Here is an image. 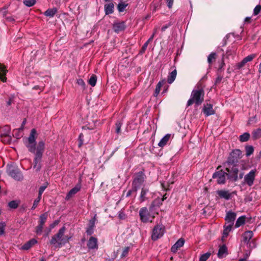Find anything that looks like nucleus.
<instances>
[{
    "label": "nucleus",
    "instance_id": "42",
    "mask_svg": "<svg viewBox=\"0 0 261 261\" xmlns=\"http://www.w3.org/2000/svg\"><path fill=\"white\" fill-rule=\"evenodd\" d=\"M129 250V247H125L124 248V249L123 250V251H122V254L121 255V258H124V257H126L128 255Z\"/></svg>",
    "mask_w": 261,
    "mask_h": 261
},
{
    "label": "nucleus",
    "instance_id": "47",
    "mask_svg": "<svg viewBox=\"0 0 261 261\" xmlns=\"http://www.w3.org/2000/svg\"><path fill=\"white\" fill-rule=\"evenodd\" d=\"M18 205V203L15 201H12L9 203V207L12 208H17Z\"/></svg>",
    "mask_w": 261,
    "mask_h": 261
},
{
    "label": "nucleus",
    "instance_id": "23",
    "mask_svg": "<svg viewBox=\"0 0 261 261\" xmlns=\"http://www.w3.org/2000/svg\"><path fill=\"white\" fill-rule=\"evenodd\" d=\"M114 5L113 4H108L105 5V11L107 15L110 14L114 12Z\"/></svg>",
    "mask_w": 261,
    "mask_h": 261
},
{
    "label": "nucleus",
    "instance_id": "10",
    "mask_svg": "<svg viewBox=\"0 0 261 261\" xmlns=\"http://www.w3.org/2000/svg\"><path fill=\"white\" fill-rule=\"evenodd\" d=\"M217 193L220 198H224L225 200H229L232 198V195L235 193H231L228 190H221L217 191Z\"/></svg>",
    "mask_w": 261,
    "mask_h": 261
},
{
    "label": "nucleus",
    "instance_id": "4",
    "mask_svg": "<svg viewBox=\"0 0 261 261\" xmlns=\"http://www.w3.org/2000/svg\"><path fill=\"white\" fill-rule=\"evenodd\" d=\"M204 92L202 89L193 90L192 92L191 98L187 102L188 106L193 103L196 105H200L203 100Z\"/></svg>",
    "mask_w": 261,
    "mask_h": 261
},
{
    "label": "nucleus",
    "instance_id": "40",
    "mask_svg": "<svg viewBox=\"0 0 261 261\" xmlns=\"http://www.w3.org/2000/svg\"><path fill=\"white\" fill-rule=\"evenodd\" d=\"M6 226L5 222H0V235H3L5 233V229Z\"/></svg>",
    "mask_w": 261,
    "mask_h": 261
},
{
    "label": "nucleus",
    "instance_id": "24",
    "mask_svg": "<svg viewBox=\"0 0 261 261\" xmlns=\"http://www.w3.org/2000/svg\"><path fill=\"white\" fill-rule=\"evenodd\" d=\"M166 83V80H163L161 81H160L156 86V88H155V91H154V96H157L158 95V94H159L160 91H161V87Z\"/></svg>",
    "mask_w": 261,
    "mask_h": 261
},
{
    "label": "nucleus",
    "instance_id": "1",
    "mask_svg": "<svg viewBox=\"0 0 261 261\" xmlns=\"http://www.w3.org/2000/svg\"><path fill=\"white\" fill-rule=\"evenodd\" d=\"M37 135L36 129H32L25 144L29 151L35 154L33 168L36 172H38L41 168V161L44 151L45 143L43 141H40L36 147Z\"/></svg>",
    "mask_w": 261,
    "mask_h": 261
},
{
    "label": "nucleus",
    "instance_id": "15",
    "mask_svg": "<svg viewBox=\"0 0 261 261\" xmlns=\"http://www.w3.org/2000/svg\"><path fill=\"white\" fill-rule=\"evenodd\" d=\"M233 225H230L229 224L226 223L224 226V230L222 236V240L225 241V239L227 238L228 236L229 235V232L232 230V227Z\"/></svg>",
    "mask_w": 261,
    "mask_h": 261
},
{
    "label": "nucleus",
    "instance_id": "34",
    "mask_svg": "<svg viewBox=\"0 0 261 261\" xmlns=\"http://www.w3.org/2000/svg\"><path fill=\"white\" fill-rule=\"evenodd\" d=\"M5 130L4 133H2V130H1V135L4 136L5 137H7L9 136L10 132V128L9 126H5L3 128Z\"/></svg>",
    "mask_w": 261,
    "mask_h": 261
},
{
    "label": "nucleus",
    "instance_id": "13",
    "mask_svg": "<svg viewBox=\"0 0 261 261\" xmlns=\"http://www.w3.org/2000/svg\"><path fill=\"white\" fill-rule=\"evenodd\" d=\"M236 216L237 215L235 213L231 211L228 212L225 218L226 221V223L229 224L230 225H233L234 220L236 218Z\"/></svg>",
    "mask_w": 261,
    "mask_h": 261
},
{
    "label": "nucleus",
    "instance_id": "62",
    "mask_svg": "<svg viewBox=\"0 0 261 261\" xmlns=\"http://www.w3.org/2000/svg\"><path fill=\"white\" fill-rule=\"evenodd\" d=\"M119 217L120 219L123 218V215L122 213H120L119 215Z\"/></svg>",
    "mask_w": 261,
    "mask_h": 261
},
{
    "label": "nucleus",
    "instance_id": "28",
    "mask_svg": "<svg viewBox=\"0 0 261 261\" xmlns=\"http://www.w3.org/2000/svg\"><path fill=\"white\" fill-rule=\"evenodd\" d=\"M252 138L254 140L258 139L261 137V129L258 128L254 130L252 133Z\"/></svg>",
    "mask_w": 261,
    "mask_h": 261
},
{
    "label": "nucleus",
    "instance_id": "8",
    "mask_svg": "<svg viewBox=\"0 0 261 261\" xmlns=\"http://www.w3.org/2000/svg\"><path fill=\"white\" fill-rule=\"evenodd\" d=\"M256 169L251 170L248 174H247L244 178V182L248 186L251 187L254 183L255 179Z\"/></svg>",
    "mask_w": 261,
    "mask_h": 261
},
{
    "label": "nucleus",
    "instance_id": "5",
    "mask_svg": "<svg viewBox=\"0 0 261 261\" xmlns=\"http://www.w3.org/2000/svg\"><path fill=\"white\" fill-rule=\"evenodd\" d=\"M165 232V227L163 225L155 226L152 230L151 238L155 241L162 237Z\"/></svg>",
    "mask_w": 261,
    "mask_h": 261
},
{
    "label": "nucleus",
    "instance_id": "22",
    "mask_svg": "<svg viewBox=\"0 0 261 261\" xmlns=\"http://www.w3.org/2000/svg\"><path fill=\"white\" fill-rule=\"evenodd\" d=\"M171 137L170 134L166 135L159 142L158 145L160 147H163L167 144Z\"/></svg>",
    "mask_w": 261,
    "mask_h": 261
},
{
    "label": "nucleus",
    "instance_id": "16",
    "mask_svg": "<svg viewBox=\"0 0 261 261\" xmlns=\"http://www.w3.org/2000/svg\"><path fill=\"white\" fill-rule=\"evenodd\" d=\"M125 28L124 22H115L113 24V30L117 33L124 30Z\"/></svg>",
    "mask_w": 261,
    "mask_h": 261
},
{
    "label": "nucleus",
    "instance_id": "9",
    "mask_svg": "<svg viewBox=\"0 0 261 261\" xmlns=\"http://www.w3.org/2000/svg\"><path fill=\"white\" fill-rule=\"evenodd\" d=\"M255 57V54H251L244 58L241 62L236 64V69H240L244 67L247 62L251 61Z\"/></svg>",
    "mask_w": 261,
    "mask_h": 261
},
{
    "label": "nucleus",
    "instance_id": "14",
    "mask_svg": "<svg viewBox=\"0 0 261 261\" xmlns=\"http://www.w3.org/2000/svg\"><path fill=\"white\" fill-rule=\"evenodd\" d=\"M88 248L90 249L98 248L97 240L96 238L91 237L87 242Z\"/></svg>",
    "mask_w": 261,
    "mask_h": 261
},
{
    "label": "nucleus",
    "instance_id": "11",
    "mask_svg": "<svg viewBox=\"0 0 261 261\" xmlns=\"http://www.w3.org/2000/svg\"><path fill=\"white\" fill-rule=\"evenodd\" d=\"M8 172L9 175L15 180H21L23 179L22 174L17 169H11L10 168L8 169Z\"/></svg>",
    "mask_w": 261,
    "mask_h": 261
},
{
    "label": "nucleus",
    "instance_id": "59",
    "mask_svg": "<svg viewBox=\"0 0 261 261\" xmlns=\"http://www.w3.org/2000/svg\"><path fill=\"white\" fill-rule=\"evenodd\" d=\"M162 186L163 187V189H164L165 190L167 191V190H168L169 189L168 188H166L165 187V186H164V184H162Z\"/></svg>",
    "mask_w": 261,
    "mask_h": 261
},
{
    "label": "nucleus",
    "instance_id": "41",
    "mask_svg": "<svg viewBox=\"0 0 261 261\" xmlns=\"http://www.w3.org/2000/svg\"><path fill=\"white\" fill-rule=\"evenodd\" d=\"M35 0H24L23 3L28 7H31L35 4Z\"/></svg>",
    "mask_w": 261,
    "mask_h": 261
},
{
    "label": "nucleus",
    "instance_id": "60",
    "mask_svg": "<svg viewBox=\"0 0 261 261\" xmlns=\"http://www.w3.org/2000/svg\"><path fill=\"white\" fill-rule=\"evenodd\" d=\"M258 72H259V73H261V62H260V63L259 65Z\"/></svg>",
    "mask_w": 261,
    "mask_h": 261
},
{
    "label": "nucleus",
    "instance_id": "51",
    "mask_svg": "<svg viewBox=\"0 0 261 261\" xmlns=\"http://www.w3.org/2000/svg\"><path fill=\"white\" fill-rule=\"evenodd\" d=\"M121 122L120 121H118L116 123V132L117 133H119L121 131Z\"/></svg>",
    "mask_w": 261,
    "mask_h": 261
},
{
    "label": "nucleus",
    "instance_id": "17",
    "mask_svg": "<svg viewBox=\"0 0 261 261\" xmlns=\"http://www.w3.org/2000/svg\"><path fill=\"white\" fill-rule=\"evenodd\" d=\"M37 243V241L35 239H32L30 241L25 243L22 246V249L23 250H28L31 248L32 246L35 245Z\"/></svg>",
    "mask_w": 261,
    "mask_h": 261
},
{
    "label": "nucleus",
    "instance_id": "63",
    "mask_svg": "<svg viewBox=\"0 0 261 261\" xmlns=\"http://www.w3.org/2000/svg\"><path fill=\"white\" fill-rule=\"evenodd\" d=\"M131 192H132V191H131V190L127 192L126 196H129L131 194Z\"/></svg>",
    "mask_w": 261,
    "mask_h": 261
},
{
    "label": "nucleus",
    "instance_id": "39",
    "mask_svg": "<svg viewBox=\"0 0 261 261\" xmlns=\"http://www.w3.org/2000/svg\"><path fill=\"white\" fill-rule=\"evenodd\" d=\"M47 215L46 213L41 215L40 216L39 224L44 225L47 219Z\"/></svg>",
    "mask_w": 261,
    "mask_h": 261
},
{
    "label": "nucleus",
    "instance_id": "2",
    "mask_svg": "<svg viewBox=\"0 0 261 261\" xmlns=\"http://www.w3.org/2000/svg\"><path fill=\"white\" fill-rule=\"evenodd\" d=\"M66 229L65 226L60 229L58 232L52 237L50 244L56 247H61L63 245L68 242L70 238L65 234Z\"/></svg>",
    "mask_w": 261,
    "mask_h": 261
},
{
    "label": "nucleus",
    "instance_id": "45",
    "mask_svg": "<svg viewBox=\"0 0 261 261\" xmlns=\"http://www.w3.org/2000/svg\"><path fill=\"white\" fill-rule=\"evenodd\" d=\"M153 36H154V34L150 37V38L148 40V41L144 44V45H143L142 49H141V52L143 53L145 50V49H146V48L147 47L148 42L153 39Z\"/></svg>",
    "mask_w": 261,
    "mask_h": 261
},
{
    "label": "nucleus",
    "instance_id": "31",
    "mask_svg": "<svg viewBox=\"0 0 261 261\" xmlns=\"http://www.w3.org/2000/svg\"><path fill=\"white\" fill-rule=\"evenodd\" d=\"M56 12L57 10L56 9H48L44 12V15L46 16L52 17Z\"/></svg>",
    "mask_w": 261,
    "mask_h": 261
},
{
    "label": "nucleus",
    "instance_id": "21",
    "mask_svg": "<svg viewBox=\"0 0 261 261\" xmlns=\"http://www.w3.org/2000/svg\"><path fill=\"white\" fill-rule=\"evenodd\" d=\"M227 254V247L223 245L221 246L219 250L218 253V256L219 258H223Z\"/></svg>",
    "mask_w": 261,
    "mask_h": 261
},
{
    "label": "nucleus",
    "instance_id": "7",
    "mask_svg": "<svg viewBox=\"0 0 261 261\" xmlns=\"http://www.w3.org/2000/svg\"><path fill=\"white\" fill-rule=\"evenodd\" d=\"M144 180V176L142 172H139L136 175L133 182V189L135 191L142 185Z\"/></svg>",
    "mask_w": 261,
    "mask_h": 261
},
{
    "label": "nucleus",
    "instance_id": "43",
    "mask_svg": "<svg viewBox=\"0 0 261 261\" xmlns=\"http://www.w3.org/2000/svg\"><path fill=\"white\" fill-rule=\"evenodd\" d=\"M127 4L124 3H121L118 4V9L120 12H123L127 6Z\"/></svg>",
    "mask_w": 261,
    "mask_h": 261
},
{
    "label": "nucleus",
    "instance_id": "64",
    "mask_svg": "<svg viewBox=\"0 0 261 261\" xmlns=\"http://www.w3.org/2000/svg\"><path fill=\"white\" fill-rule=\"evenodd\" d=\"M83 137V135L81 134L79 136V139H80L81 141H82V138Z\"/></svg>",
    "mask_w": 261,
    "mask_h": 261
},
{
    "label": "nucleus",
    "instance_id": "48",
    "mask_svg": "<svg viewBox=\"0 0 261 261\" xmlns=\"http://www.w3.org/2000/svg\"><path fill=\"white\" fill-rule=\"evenodd\" d=\"M47 188V185L42 186L39 189L38 196L41 197L42 194L43 193L45 189Z\"/></svg>",
    "mask_w": 261,
    "mask_h": 261
},
{
    "label": "nucleus",
    "instance_id": "50",
    "mask_svg": "<svg viewBox=\"0 0 261 261\" xmlns=\"http://www.w3.org/2000/svg\"><path fill=\"white\" fill-rule=\"evenodd\" d=\"M77 84L81 86L82 88H83L84 89L85 88V83L84 82V81L81 79H78L77 80Z\"/></svg>",
    "mask_w": 261,
    "mask_h": 261
},
{
    "label": "nucleus",
    "instance_id": "27",
    "mask_svg": "<svg viewBox=\"0 0 261 261\" xmlns=\"http://www.w3.org/2000/svg\"><path fill=\"white\" fill-rule=\"evenodd\" d=\"M232 165V164H230L229 163H227V165H226V170L229 172V173H233L234 174H237L238 172V169L237 168L236 166L233 165L232 169H230V166Z\"/></svg>",
    "mask_w": 261,
    "mask_h": 261
},
{
    "label": "nucleus",
    "instance_id": "38",
    "mask_svg": "<svg viewBox=\"0 0 261 261\" xmlns=\"http://www.w3.org/2000/svg\"><path fill=\"white\" fill-rule=\"evenodd\" d=\"M211 254L210 252H206L202 254L199 258V261H206L210 257Z\"/></svg>",
    "mask_w": 261,
    "mask_h": 261
},
{
    "label": "nucleus",
    "instance_id": "20",
    "mask_svg": "<svg viewBox=\"0 0 261 261\" xmlns=\"http://www.w3.org/2000/svg\"><path fill=\"white\" fill-rule=\"evenodd\" d=\"M7 72V70L5 69V67L0 64V80L3 82H6L7 78L5 75Z\"/></svg>",
    "mask_w": 261,
    "mask_h": 261
},
{
    "label": "nucleus",
    "instance_id": "44",
    "mask_svg": "<svg viewBox=\"0 0 261 261\" xmlns=\"http://www.w3.org/2000/svg\"><path fill=\"white\" fill-rule=\"evenodd\" d=\"M90 223L91 224V226L86 231L88 234H91L93 233V228L94 226V222L93 220L90 221Z\"/></svg>",
    "mask_w": 261,
    "mask_h": 261
},
{
    "label": "nucleus",
    "instance_id": "12",
    "mask_svg": "<svg viewBox=\"0 0 261 261\" xmlns=\"http://www.w3.org/2000/svg\"><path fill=\"white\" fill-rule=\"evenodd\" d=\"M202 112L206 116L214 114L215 110L213 109V105L210 103H206L203 106Z\"/></svg>",
    "mask_w": 261,
    "mask_h": 261
},
{
    "label": "nucleus",
    "instance_id": "26",
    "mask_svg": "<svg viewBox=\"0 0 261 261\" xmlns=\"http://www.w3.org/2000/svg\"><path fill=\"white\" fill-rule=\"evenodd\" d=\"M177 75V71L176 69H174L173 71H172L171 72H170L168 76L167 81L168 83L169 84L172 83L176 76Z\"/></svg>",
    "mask_w": 261,
    "mask_h": 261
},
{
    "label": "nucleus",
    "instance_id": "46",
    "mask_svg": "<svg viewBox=\"0 0 261 261\" xmlns=\"http://www.w3.org/2000/svg\"><path fill=\"white\" fill-rule=\"evenodd\" d=\"M261 11V5H257L253 10V15H258Z\"/></svg>",
    "mask_w": 261,
    "mask_h": 261
},
{
    "label": "nucleus",
    "instance_id": "57",
    "mask_svg": "<svg viewBox=\"0 0 261 261\" xmlns=\"http://www.w3.org/2000/svg\"><path fill=\"white\" fill-rule=\"evenodd\" d=\"M248 256H249V254H246V255H245V256L244 258H240V259H239V260H238V261H246L247 258H248Z\"/></svg>",
    "mask_w": 261,
    "mask_h": 261
},
{
    "label": "nucleus",
    "instance_id": "36",
    "mask_svg": "<svg viewBox=\"0 0 261 261\" xmlns=\"http://www.w3.org/2000/svg\"><path fill=\"white\" fill-rule=\"evenodd\" d=\"M216 54L214 53H212L207 58V62L209 64H211L216 59Z\"/></svg>",
    "mask_w": 261,
    "mask_h": 261
},
{
    "label": "nucleus",
    "instance_id": "33",
    "mask_svg": "<svg viewBox=\"0 0 261 261\" xmlns=\"http://www.w3.org/2000/svg\"><path fill=\"white\" fill-rule=\"evenodd\" d=\"M250 137V134L248 133H245L240 136V140L241 142H246L248 141Z\"/></svg>",
    "mask_w": 261,
    "mask_h": 261
},
{
    "label": "nucleus",
    "instance_id": "52",
    "mask_svg": "<svg viewBox=\"0 0 261 261\" xmlns=\"http://www.w3.org/2000/svg\"><path fill=\"white\" fill-rule=\"evenodd\" d=\"M167 198L166 195H164L161 200L160 199H155V200H156V203L158 204L155 205V206H159L160 205L162 204V202L164 201L165 199Z\"/></svg>",
    "mask_w": 261,
    "mask_h": 261
},
{
    "label": "nucleus",
    "instance_id": "56",
    "mask_svg": "<svg viewBox=\"0 0 261 261\" xmlns=\"http://www.w3.org/2000/svg\"><path fill=\"white\" fill-rule=\"evenodd\" d=\"M59 223V221H55L53 224L50 225L51 228H53L56 225H58Z\"/></svg>",
    "mask_w": 261,
    "mask_h": 261
},
{
    "label": "nucleus",
    "instance_id": "54",
    "mask_svg": "<svg viewBox=\"0 0 261 261\" xmlns=\"http://www.w3.org/2000/svg\"><path fill=\"white\" fill-rule=\"evenodd\" d=\"M173 1L174 0H167V5L169 8H172L173 4Z\"/></svg>",
    "mask_w": 261,
    "mask_h": 261
},
{
    "label": "nucleus",
    "instance_id": "30",
    "mask_svg": "<svg viewBox=\"0 0 261 261\" xmlns=\"http://www.w3.org/2000/svg\"><path fill=\"white\" fill-rule=\"evenodd\" d=\"M23 130L22 127H21L19 129H16L13 130V136H15L16 138L18 139L20 138L22 134V131Z\"/></svg>",
    "mask_w": 261,
    "mask_h": 261
},
{
    "label": "nucleus",
    "instance_id": "58",
    "mask_svg": "<svg viewBox=\"0 0 261 261\" xmlns=\"http://www.w3.org/2000/svg\"><path fill=\"white\" fill-rule=\"evenodd\" d=\"M33 89H35V90H37V89L41 90V88L39 86H34Z\"/></svg>",
    "mask_w": 261,
    "mask_h": 261
},
{
    "label": "nucleus",
    "instance_id": "25",
    "mask_svg": "<svg viewBox=\"0 0 261 261\" xmlns=\"http://www.w3.org/2000/svg\"><path fill=\"white\" fill-rule=\"evenodd\" d=\"M253 237V232L251 231H247L243 235V241L248 243Z\"/></svg>",
    "mask_w": 261,
    "mask_h": 261
},
{
    "label": "nucleus",
    "instance_id": "35",
    "mask_svg": "<svg viewBox=\"0 0 261 261\" xmlns=\"http://www.w3.org/2000/svg\"><path fill=\"white\" fill-rule=\"evenodd\" d=\"M96 76L95 75H92L90 78L89 79L88 81V83L91 86H94L96 85Z\"/></svg>",
    "mask_w": 261,
    "mask_h": 261
},
{
    "label": "nucleus",
    "instance_id": "19",
    "mask_svg": "<svg viewBox=\"0 0 261 261\" xmlns=\"http://www.w3.org/2000/svg\"><path fill=\"white\" fill-rule=\"evenodd\" d=\"M81 189V185H77L75 187L72 188L68 193L66 199H69L70 197H71L73 195L75 194L77 192H79Z\"/></svg>",
    "mask_w": 261,
    "mask_h": 261
},
{
    "label": "nucleus",
    "instance_id": "37",
    "mask_svg": "<svg viewBox=\"0 0 261 261\" xmlns=\"http://www.w3.org/2000/svg\"><path fill=\"white\" fill-rule=\"evenodd\" d=\"M147 192L148 190L147 189L144 188L142 189L140 197V199L141 202H143L145 200V195Z\"/></svg>",
    "mask_w": 261,
    "mask_h": 261
},
{
    "label": "nucleus",
    "instance_id": "49",
    "mask_svg": "<svg viewBox=\"0 0 261 261\" xmlns=\"http://www.w3.org/2000/svg\"><path fill=\"white\" fill-rule=\"evenodd\" d=\"M40 199H41V197H39L38 196V198H36L34 200V203H33V205L32 207V210L35 209L37 207V206L38 203L39 202Z\"/></svg>",
    "mask_w": 261,
    "mask_h": 261
},
{
    "label": "nucleus",
    "instance_id": "3",
    "mask_svg": "<svg viewBox=\"0 0 261 261\" xmlns=\"http://www.w3.org/2000/svg\"><path fill=\"white\" fill-rule=\"evenodd\" d=\"M156 204H158L156 203V200H154L150 207L149 210L145 207L140 208L139 213L140 220L142 222L146 223L152 222L154 218V214L152 213V211L153 207Z\"/></svg>",
    "mask_w": 261,
    "mask_h": 261
},
{
    "label": "nucleus",
    "instance_id": "6",
    "mask_svg": "<svg viewBox=\"0 0 261 261\" xmlns=\"http://www.w3.org/2000/svg\"><path fill=\"white\" fill-rule=\"evenodd\" d=\"M227 175V174L226 172L222 170H220L214 173L213 178L216 179V181L218 184H224Z\"/></svg>",
    "mask_w": 261,
    "mask_h": 261
},
{
    "label": "nucleus",
    "instance_id": "61",
    "mask_svg": "<svg viewBox=\"0 0 261 261\" xmlns=\"http://www.w3.org/2000/svg\"><path fill=\"white\" fill-rule=\"evenodd\" d=\"M5 12H6V10L5 9L2 10L1 11V13H2L3 15H4L5 14Z\"/></svg>",
    "mask_w": 261,
    "mask_h": 261
},
{
    "label": "nucleus",
    "instance_id": "18",
    "mask_svg": "<svg viewBox=\"0 0 261 261\" xmlns=\"http://www.w3.org/2000/svg\"><path fill=\"white\" fill-rule=\"evenodd\" d=\"M185 243V241L182 239H179L176 243L171 248V251L173 252H175L177 251V249L179 248H180L182 247Z\"/></svg>",
    "mask_w": 261,
    "mask_h": 261
},
{
    "label": "nucleus",
    "instance_id": "55",
    "mask_svg": "<svg viewBox=\"0 0 261 261\" xmlns=\"http://www.w3.org/2000/svg\"><path fill=\"white\" fill-rule=\"evenodd\" d=\"M233 153L234 154H236V155H238V156H240V155L242 153L241 151L239 149H236V150H233Z\"/></svg>",
    "mask_w": 261,
    "mask_h": 261
},
{
    "label": "nucleus",
    "instance_id": "53",
    "mask_svg": "<svg viewBox=\"0 0 261 261\" xmlns=\"http://www.w3.org/2000/svg\"><path fill=\"white\" fill-rule=\"evenodd\" d=\"M43 225L39 224L38 226L36 227V232L37 234H39L41 232Z\"/></svg>",
    "mask_w": 261,
    "mask_h": 261
},
{
    "label": "nucleus",
    "instance_id": "29",
    "mask_svg": "<svg viewBox=\"0 0 261 261\" xmlns=\"http://www.w3.org/2000/svg\"><path fill=\"white\" fill-rule=\"evenodd\" d=\"M245 221V217L241 216L237 220L235 224V227L236 228L239 227L240 226L244 224Z\"/></svg>",
    "mask_w": 261,
    "mask_h": 261
},
{
    "label": "nucleus",
    "instance_id": "32",
    "mask_svg": "<svg viewBox=\"0 0 261 261\" xmlns=\"http://www.w3.org/2000/svg\"><path fill=\"white\" fill-rule=\"evenodd\" d=\"M246 155L247 156L251 155L254 151V148L252 146L247 145L245 147Z\"/></svg>",
    "mask_w": 261,
    "mask_h": 261
}]
</instances>
